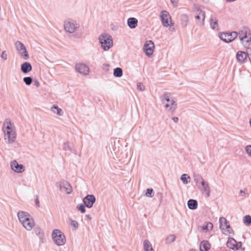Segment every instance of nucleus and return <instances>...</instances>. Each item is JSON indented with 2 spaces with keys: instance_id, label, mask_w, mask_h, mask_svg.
<instances>
[{
  "instance_id": "nucleus-1",
  "label": "nucleus",
  "mask_w": 251,
  "mask_h": 251,
  "mask_svg": "<svg viewBox=\"0 0 251 251\" xmlns=\"http://www.w3.org/2000/svg\"><path fill=\"white\" fill-rule=\"evenodd\" d=\"M101 47L104 50H107L113 46V39L109 34L102 33L99 38Z\"/></svg>"
},
{
  "instance_id": "nucleus-2",
  "label": "nucleus",
  "mask_w": 251,
  "mask_h": 251,
  "mask_svg": "<svg viewBox=\"0 0 251 251\" xmlns=\"http://www.w3.org/2000/svg\"><path fill=\"white\" fill-rule=\"evenodd\" d=\"M4 133V139L8 144L13 143L16 139V132L11 127V123L9 122L6 126L3 129Z\"/></svg>"
},
{
  "instance_id": "nucleus-3",
  "label": "nucleus",
  "mask_w": 251,
  "mask_h": 251,
  "mask_svg": "<svg viewBox=\"0 0 251 251\" xmlns=\"http://www.w3.org/2000/svg\"><path fill=\"white\" fill-rule=\"evenodd\" d=\"M51 235L53 242L56 245L60 246L65 244L66 241L65 236L59 229H54Z\"/></svg>"
},
{
  "instance_id": "nucleus-4",
  "label": "nucleus",
  "mask_w": 251,
  "mask_h": 251,
  "mask_svg": "<svg viewBox=\"0 0 251 251\" xmlns=\"http://www.w3.org/2000/svg\"><path fill=\"white\" fill-rule=\"evenodd\" d=\"M238 36L236 31L220 32L218 36L225 43H228L233 41Z\"/></svg>"
},
{
  "instance_id": "nucleus-5",
  "label": "nucleus",
  "mask_w": 251,
  "mask_h": 251,
  "mask_svg": "<svg viewBox=\"0 0 251 251\" xmlns=\"http://www.w3.org/2000/svg\"><path fill=\"white\" fill-rule=\"evenodd\" d=\"M154 44L152 41L148 40L145 43L143 50L147 56L151 57L154 51Z\"/></svg>"
},
{
  "instance_id": "nucleus-6",
  "label": "nucleus",
  "mask_w": 251,
  "mask_h": 251,
  "mask_svg": "<svg viewBox=\"0 0 251 251\" xmlns=\"http://www.w3.org/2000/svg\"><path fill=\"white\" fill-rule=\"evenodd\" d=\"M226 246L227 248L234 251L239 250L241 248L242 243L237 242L233 238L228 237L226 243Z\"/></svg>"
},
{
  "instance_id": "nucleus-7",
  "label": "nucleus",
  "mask_w": 251,
  "mask_h": 251,
  "mask_svg": "<svg viewBox=\"0 0 251 251\" xmlns=\"http://www.w3.org/2000/svg\"><path fill=\"white\" fill-rule=\"evenodd\" d=\"M83 202L88 208H91L96 202V199L94 195L92 194L87 195L83 199Z\"/></svg>"
},
{
  "instance_id": "nucleus-8",
  "label": "nucleus",
  "mask_w": 251,
  "mask_h": 251,
  "mask_svg": "<svg viewBox=\"0 0 251 251\" xmlns=\"http://www.w3.org/2000/svg\"><path fill=\"white\" fill-rule=\"evenodd\" d=\"M78 27L79 25L74 21H69L64 25L66 31L71 33H74Z\"/></svg>"
},
{
  "instance_id": "nucleus-9",
  "label": "nucleus",
  "mask_w": 251,
  "mask_h": 251,
  "mask_svg": "<svg viewBox=\"0 0 251 251\" xmlns=\"http://www.w3.org/2000/svg\"><path fill=\"white\" fill-rule=\"evenodd\" d=\"M220 228L222 230L226 229L227 231L230 234L233 232V230L228 224L226 219L224 217H221L219 219Z\"/></svg>"
},
{
  "instance_id": "nucleus-10",
  "label": "nucleus",
  "mask_w": 251,
  "mask_h": 251,
  "mask_svg": "<svg viewBox=\"0 0 251 251\" xmlns=\"http://www.w3.org/2000/svg\"><path fill=\"white\" fill-rule=\"evenodd\" d=\"M17 216L22 225L30 220V219H33L29 213L22 211H20L18 212Z\"/></svg>"
},
{
  "instance_id": "nucleus-11",
  "label": "nucleus",
  "mask_w": 251,
  "mask_h": 251,
  "mask_svg": "<svg viewBox=\"0 0 251 251\" xmlns=\"http://www.w3.org/2000/svg\"><path fill=\"white\" fill-rule=\"evenodd\" d=\"M236 57L239 62L244 63L247 60L248 57L250 60V57H251V54L250 55L247 52L238 51L236 53Z\"/></svg>"
},
{
  "instance_id": "nucleus-12",
  "label": "nucleus",
  "mask_w": 251,
  "mask_h": 251,
  "mask_svg": "<svg viewBox=\"0 0 251 251\" xmlns=\"http://www.w3.org/2000/svg\"><path fill=\"white\" fill-rule=\"evenodd\" d=\"M169 17L171 18L169 13L167 11H162L160 15V20L162 23V25L168 27L170 25H173V24L171 23V25L169 23Z\"/></svg>"
},
{
  "instance_id": "nucleus-13",
  "label": "nucleus",
  "mask_w": 251,
  "mask_h": 251,
  "mask_svg": "<svg viewBox=\"0 0 251 251\" xmlns=\"http://www.w3.org/2000/svg\"><path fill=\"white\" fill-rule=\"evenodd\" d=\"M75 69L77 72L84 75H87L89 73V67L83 63L76 64Z\"/></svg>"
},
{
  "instance_id": "nucleus-14",
  "label": "nucleus",
  "mask_w": 251,
  "mask_h": 251,
  "mask_svg": "<svg viewBox=\"0 0 251 251\" xmlns=\"http://www.w3.org/2000/svg\"><path fill=\"white\" fill-rule=\"evenodd\" d=\"M10 167L12 170L17 173H21L25 171L24 165L19 164L16 160L11 162Z\"/></svg>"
},
{
  "instance_id": "nucleus-15",
  "label": "nucleus",
  "mask_w": 251,
  "mask_h": 251,
  "mask_svg": "<svg viewBox=\"0 0 251 251\" xmlns=\"http://www.w3.org/2000/svg\"><path fill=\"white\" fill-rule=\"evenodd\" d=\"M202 194L206 195L207 197L210 196V188L208 183L206 182L204 180L201 181V189H200Z\"/></svg>"
},
{
  "instance_id": "nucleus-16",
  "label": "nucleus",
  "mask_w": 251,
  "mask_h": 251,
  "mask_svg": "<svg viewBox=\"0 0 251 251\" xmlns=\"http://www.w3.org/2000/svg\"><path fill=\"white\" fill-rule=\"evenodd\" d=\"M250 30L247 27H244L243 28L239 34V38L241 42L243 43V40L248 38V36L251 34L249 32Z\"/></svg>"
},
{
  "instance_id": "nucleus-17",
  "label": "nucleus",
  "mask_w": 251,
  "mask_h": 251,
  "mask_svg": "<svg viewBox=\"0 0 251 251\" xmlns=\"http://www.w3.org/2000/svg\"><path fill=\"white\" fill-rule=\"evenodd\" d=\"M32 66L28 62H25L21 64V71L25 74H27L32 70Z\"/></svg>"
},
{
  "instance_id": "nucleus-18",
  "label": "nucleus",
  "mask_w": 251,
  "mask_h": 251,
  "mask_svg": "<svg viewBox=\"0 0 251 251\" xmlns=\"http://www.w3.org/2000/svg\"><path fill=\"white\" fill-rule=\"evenodd\" d=\"M211 245L207 240H203L201 242L200 246V251H209Z\"/></svg>"
},
{
  "instance_id": "nucleus-19",
  "label": "nucleus",
  "mask_w": 251,
  "mask_h": 251,
  "mask_svg": "<svg viewBox=\"0 0 251 251\" xmlns=\"http://www.w3.org/2000/svg\"><path fill=\"white\" fill-rule=\"evenodd\" d=\"M127 24L131 29L135 28L138 25V20L134 17H130L127 19Z\"/></svg>"
},
{
  "instance_id": "nucleus-20",
  "label": "nucleus",
  "mask_w": 251,
  "mask_h": 251,
  "mask_svg": "<svg viewBox=\"0 0 251 251\" xmlns=\"http://www.w3.org/2000/svg\"><path fill=\"white\" fill-rule=\"evenodd\" d=\"M194 180L199 189H201V181L204 180L202 177L199 174L194 175Z\"/></svg>"
},
{
  "instance_id": "nucleus-21",
  "label": "nucleus",
  "mask_w": 251,
  "mask_h": 251,
  "mask_svg": "<svg viewBox=\"0 0 251 251\" xmlns=\"http://www.w3.org/2000/svg\"><path fill=\"white\" fill-rule=\"evenodd\" d=\"M187 206L191 210L196 209L198 207V201L196 200L190 199L187 201Z\"/></svg>"
},
{
  "instance_id": "nucleus-22",
  "label": "nucleus",
  "mask_w": 251,
  "mask_h": 251,
  "mask_svg": "<svg viewBox=\"0 0 251 251\" xmlns=\"http://www.w3.org/2000/svg\"><path fill=\"white\" fill-rule=\"evenodd\" d=\"M63 150L65 151H70L71 152L76 154V151L70 146V142H66L63 144Z\"/></svg>"
},
{
  "instance_id": "nucleus-23",
  "label": "nucleus",
  "mask_w": 251,
  "mask_h": 251,
  "mask_svg": "<svg viewBox=\"0 0 251 251\" xmlns=\"http://www.w3.org/2000/svg\"><path fill=\"white\" fill-rule=\"evenodd\" d=\"M181 25L183 27H186L187 25L189 20L188 17L186 14H181L180 16Z\"/></svg>"
},
{
  "instance_id": "nucleus-24",
  "label": "nucleus",
  "mask_w": 251,
  "mask_h": 251,
  "mask_svg": "<svg viewBox=\"0 0 251 251\" xmlns=\"http://www.w3.org/2000/svg\"><path fill=\"white\" fill-rule=\"evenodd\" d=\"M34 224V221L33 219H32L28 222L25 223V224H23L22 225L26 230H30L33 228Z\"/></svg>"
},
{
  "instance_id": "nucleus-25",
  "label": "nucleus",
  "mask_w": 251,
  "mask_h": 251,
  "mask_svg": "<svg viewBox=\"0 0 251 251\" xmlns=\"http://www.w3.org/2000/svg\"><path fill=\"white\" fill-rule=\"evenodd\" d=\"M218 20L215 17H211L210 19V26L212 29H219Z\"/></svg>"
},
{
  "instance_id": "nucleus-26",
  "label": "nucleus",
  "mask_w": 251,
  "mask_h": 251,
  "mask_svg": "<svg viewBox=\"0 0 251 251\" xmlns=\"http://www.w3.org/2000/svg\"><path fill=\"white\" fill-rule=\"evenodd\" d=\"M144 251H154L151 243L148 240H145L143 242Z\"/></svg>"
},
{
  "instance_id": "nucleus-27",
  "label": "nucleus",
  "mask_w": 251,
  "mask_h": 251,
  "mask_svg": "<svg viewBox=\"0 0 251 251\" xmlns=\"http://www.w3.org/2000/svg\"><path fill=\"white\" fill-rule=\"evenodd\" d=\"M51 110L53 112L56 113L59 116H62L63 114V110L56 104L52 105Z\"/></svg>"
},
{
  "instance_id": "nucleus-28",
  "label": "nucleus",
  "mask_w": 251,
  "mask_h": 251,
  "mask_svg": "<svg viewBox=\"0 0 251 251\" xmlns=\"http://www.w3.org/2000/svg\"><path fill=\"white\" fill-rule=\"evenodd\" d=\"M123 75V72L122 68L120 67H117L114 69L113 75L115 77H120Z\"/></svg>"
},
{
  "instance_id": "nucleus-29",
  "label": "nucleus",
  "mask_w": 251,
  "mask_h": 251,
  "mask_svg": "<svg viewBox=\"0 0 251 251\" xmlns=\"http://www.w3.org/2000/svg\"><path fill=\"white\" fill-rule=\"evenodd\" d=\"M197 10H198V12H199V15H197L195 16V17L196 20H200L201 19L200 15H201V16H202V20L201 21V24L203 25L204 24V19H205V12L204 11H203L200 8H198Z\"/></svg>"
},
{
  "instance_id": "nucleus-30",
  "label": "nucleus",
  "mask_w": 251,
  "mask_h": 251,
  "mask_svg": "<svg viewBox=\"0 0 251 251\" xmlns=\"http://www.w3.org/2000/svg\"><path fill=\"white\" fill-rule=\"evenodd\" d=\"M170 105L171 106L170 107L169 110L172 113H174L177 108V103L174 99H171L170 101Z\"/></svg>"
},
{
  "instance_id": "nucleus-31",
  "label": "nucleus",
  "mask_w": 251,
  "mask_h": 251,
  "mask_svg": "<svg viewBox=\"0 0 251 251\" xmlns=\"http://www.w3.org/2000/svg\"><path fill=\"white\" fill-rule=\"evenodd\" d=\"M15 46L17 50L19 51V53L21 51H22L25 48V46L24 44H23L21 42L17 41L15 42Z\"/></svg>"
},
{
  "instance_id": "nucleus-32",
  "label": "nucleus",
  "mask_w": 251,
  "mask_h": 251,
  "mask_svg": "<svg viewBox=\"0 0 251 251\" xmlns=\"http://www.w3.org/2000/svg\"><path fill=\"white\" fill-rule=\"evenodd\" d=\"M244 223L247 226H251V216L249 215H246L243 218Z\"/></svg>"
},
{
  "instance_id": "nucleus-33",
  "label": "nucleus",
  "mask_w": 251,
  "mask_h": 251,
  "mask_svg": "<svg viewBox=\"0 0 251 251\" xmlns=\"http://www.w3.org/2000/svg\"><path fill=\"white\" fill-rule=\"evenodd\" d=\"M19 54L24 59L27 60L29 59V54L26 48L24 49L22 51H21Z\"/></svg>"
},
{
  "instance_id": "nucleus-34",
  "label": "nucleus",
  "mask_w": 251,
  "mask_h": 251,
  "mask_svg": "<svg viewBox=\"0 0 251 251\" xmlns=\"http://www.w3.org/2000/svg\"><path fill=\"white\" fill-rule=\"evenodd\" d=\"M180 180L183 182V183L185 184H187L188 183L189 181L188 179H190V177L187 174H184L181 175L180 178Z\"/></svg>"
},
{
  "instance_id": "nucleus-35",
  "label": "nucleus",
  "mask_w": 251,
  "mask_h": 251,
  "mask_svg": "<svg viewBox=\"0 0 251 251\" xmlns=\"http://www.w3.org/2000/svg\"><path fill=\"white\" fill-rule=\"evenodd\" d=\"M65 186L64 187V189L65 190L66 193L67 194H70L72 192V187L67 181V184L64 185Z\"/></svg>"
},
{
  "instance_id": "nucleus-36",
  "label": "nucleus",
  "mask_w": 251,
  "mask_h": 251,
  "mask_svg": "<svg viewBox=\"0 0 251 251\" xmlns=\"http://www.w3.org/2000/svg\"><path fill=\"white\" fill-rule=\"evenodd\" d=\"M170 93L168 92H165L161 96V99L162 100H165L167 102H170L172 99L170 98Z\"/></svg>"
},
{
  "instance_id": "nucleus-37",
  "label": "nucleus",
  "mask_w": 251,
  "mask_h": 251,
  "mask_svg": "<svg viewBox=\"0 0 251 251\" xmlns=\"http://www.w3.org/2000/svg\"><path fill=\"white\" fill-rule=\"evenodd\" d=\"M66 184L67 181L63 180L60 182H57L56 185L59 189L60 191H62V189H64V187L65 186L64 185Z\"/></svg>"
},
{
  "instance_id": "nucleus-38",
  "label": "nucleus",
  "mask_w": 251,
  "mask_h": 251,
  "mask_svg": "<svg viewBox=\"0 0 251 251\" xmlns=\"http://www.w3.org/2000/svg\"><path fill=\"white\" fill-rule=\"evenodd\" d=\"M146 196L149 198H152L154 196V191L151 188H148L145 194Z\"/></svg>"
},
{
  "instance_id": "nucleus-39",
  "label": "nucleus",
  "mask_w": 251,
  "mask_h": 251,
  "mask_svg": "<svg viewBox=\"0 0 251 251\" xmlns=\"http://www.w3.org/2000/svg\"><path fill=\"white\" fill-rule=\"evenodd\" d=\"M176 236L174 234H170L167 237L166 241L167 244H171L174 242Z\"/></svg>"
},
{
  "instance_id": "nucleus-40",
  "label": "nucleus",
  "mask_w": 251,
  "mask_h": 251,
  "mask_svg": "<svg viewBox=\"0 0 251 251\" xmlns=\"http://www.w3.org/2000/svg\"><path fill=\"white\" fill-rule=\"evenodd\" d=\"M213 225L211 223L208 222L206 223L204 225L202 226V229L205 231H207L209 230V228L212 229L213 228Z\"/></svg>"
},
{
  "instance_id": "nucleus-41",
  "label": "nucleus",
  "mask_w": 251,
  "mask_h": 251,
  "mask_svg": "<svg viewBox=\"0 0 251 251\" xmlns=\"http://www.w3.org/2000/svg\"><path fill=\"white\" fill-rule=\"evenodd\" d=\"M85 207L84 204L79 203L77 205L76 208L81 213H84L86 212Z\"/></svg>"
},
{
  "instance_id": "nucleus-42",
  "label": "nucleus",
  "mask_w": 251,
  "mask_h": 251,
  "mask_svg": "<svg viewBox=\"0 0 251 251\" xmlns=\"http://www.w3.org/2000/svg\"><path fill=\"white\" fill-rule=\"evenodd\" d=\"M23 81L26 85H30L32 83L33 79L30 76H26L23 78Z\"/></svg>"
},
{
  "instance_id": "nucleus-43",
  "label": "nucleus",
  "mask_w": 251,
  "mask_h": 251,
  "mask_svg": "<svg viewBox=\"0 0 251 251\" xmlns=\"http://www.w3.org/2000/svg\"><path fill=\"white\" fill-rule=\"evenodd\" d=\"M70 225L74 228V230H76L78 226V224L77 221L73 220H71Z\"/></svg>"
},
{
  "instance_id": "nucleus-44",
  "label": "nucleus",
  "mask_w": 251,
  "mask_h": 251,
  "mask_svg": "<svg viewBox=\"0 0 251 251\" xmlns=\"http://www.w3.org/2000/svg\"><path fill=\"white\" fill-rule=\"evenodd\" d=\"M33 230H34V232L35 234L36 235L41 236V234L42 235V233H41L42 230H41V229L40 227H35L34 228Z\"/></svg>"
},
{
  "instance_id": "nucleus-45",
  "label": "nucleus",
  "mask_w": 251,
  "mask_h": 251,
  "mask_svg": "<svg viewBox=\"0 0 251 251\" xmlns=\"http://www.w3.org/2000/svg\"><path fill=\"white\" fill-rule=\"evenodd\" d=\"M137 86V89L142 91H144L145 89L144 85L142 84L141 82L138 83Z\"/></svg>"
},
{
  "instance_id": "nucleus-46",
  "label": "nucleus",
  "mask_w": 251,
  "mask_h": 251,
  "mask_svg": "<svg viewBox=\"0 0 251 251\" xmlns=\"http://www.w3.org/2000/svg\"><path fill=\"white\" fill-rule=\"evenodd\" d=\"M245 149L247 153L251 156V145L246 146Z\"/></svg>"
},
{
  "instance_id": "nucleus-47",
  "label": "nucleus",
  "mask_w": 251,
  "mask_h": 251,
  "mask_svg": "<svg viewBox=\"0 0 251 251\" xmlns=\"http://www.w3.org/2000/svg\"><path fill=\"white\" fill-rule=\"evenodd\" d=\"M1 57L4 60L7 59V54L5 53V51H3L1 54Z\"/></svg>"
},
{
  "instance_id": "nucleus-48",
  "label": "nucleus",
  "mask_w": 251,
  "mask_h": 251,
  "mask_svg": "<svg viewBox=\"0 0 251 251\" xmlns=\"http://www.w3.org/2000/svg\"><path fill=\"white\" fill-rule=\"evenodd\" d=\"M172 119L173 120V121L176 123H177L178 122V121H179V119L178 117H172Z\"/></svg>"
},
{
  "instance_id": "nucleus-49",
  "label": "nucleus",
  "mask_w": 251,
  "mask_h": 251,
  "mask_svg": "<svg viewBox=\"0 0 251 251\" xmlns=\"http://www.w3.org/2000/svg\"><path fill=\"white\" fill-rule=\"evenodd\" d=\"M34 85L36 86L37 87H38L40 86V83L37 80H35L34 81Z\"/></svg>"
},
{
  "instance_id": "nucleus-50",
  "label": "nucleus",
  "mask_w": 251,
  "mask_h": 251,
  "mask_svg": "<svg viewBox=\"0 0 251 251\" xmlns=\"http://www.w3.org/2000/svg\"><path fill=\"white\" fill-rule=\"evenodd\" d=\"M35 202L36 206L39 207V201L37 198L35 200Z\"/></svg>"
},
{
  "instance_id": "nucleus-51",
  "label": "nucleus",
  "mask_w": 251,
  "mask_h": 251,
  "mask_svg": "<svg viewBox=\"0 0 251 251\" xmlns=\"http://www.w3.org/2000/svg\"><path fill=\"white\" fill-rule=\"evenodd\" d=\"M249 35L248 36L247 40H246L247 43H250L251 42V37H249Z\"/></svg>"
},
{
  "instance_id": "nucleus-52",
  "label": "nucleus",
  "mask_w": 251,
  "mask_h": 251,
  "mask_svg": "<svg viewBox=\"0 0 251 251\" xmlns=\"http://www.w3.org/2000/svg\"><path fill=\"white\" fill-rule=\"evenodd\" d=\"M86 216L90 220H91L92 218L91 215L90 214L86 215Z\"/></svg>"
},
{
  "instance_id": "nucleus-53",
  "label": "nucleus",
  "mask_w": 251,
  "mask_h": 251,
  "mask_svg": "<svg viewBox=\"0 0 251 251\" xmlns=\"http://www.w3.org/2000/svg\"><path fill=\"white\" fill-rule=\"evenodd\" d=\"M164 106L166 108H168L170 106V104L169 103H166L165 104Z\"/></svg>"
},
{
  "instance_id": "nucleus-54",
  "label": "nucleus",
  "mask_w": 251,
  "mask_h": 251,
  "mask_svg": "<svg viewBox=\"0 0 251 251\" xmlns=\"http://www.w3.org/2000/svg\"><path fill=\"white\" fill-rule=\"evenodd\" d=\"M240 195H242L243 194H245V192L243 190H241L240 191Z\"/></svg>"
},
{
  "instance_id": "nucleus-55",
  "label": "nucleus",
  "mask_w": 251,
  "mask_h": 251,
  "mask_svg": "<svg viewBox=\"0 0 251 251\" xmlns=\"http://www.w3.org/2000/svg\"><path fill=\"white\" fill-rule=\"evenodd\" d=\"M189 251H196L195 249H191Z\"/></svg>"
},
{
  "instance_id": "nucleus-56",
  "label": "nucleus",
  "mask_w": 251,
  "mask_h": 251,
  "mask_svg": "<svg viewBox=\"0 0 251 251\" xmlns=\"http://www.w3.org/2000/svg\"><path fill=\"white\" fill-rule=\"evenodd\" d=\"M250 126H251V118L250 120Z\"/></svg>"
},
{
  "instance_id": "nucleus-57",
  "label": "nucleus",
  "mask_w": 251,
  "mask_h": 251,
  "mask_svg": "<svg viewBox=\"0 0 251 251\" xmlns=\"http://www.w3.org/2000/svg\"><path fill=\"white\" fill-rule=\"evenodd\" d=\"M171 0L172 2L173 3L175 0Z\"/></svg>"
}]
</instances>
